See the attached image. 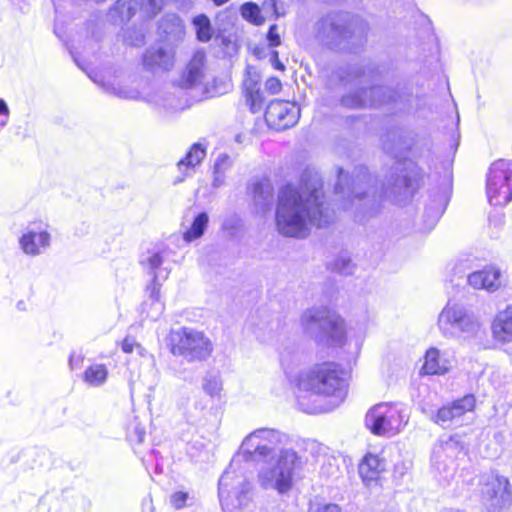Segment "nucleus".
I'll return each instance as SVG.
<instances>
[{"mask_svg":"<svg viewBox=\"0 0 512 512\" xmlns=\"http://www.w3.org/2000/svg\"><path fill=\"white\" fill-rule=\"evenodd\" d=\"M409 416L402 404L379 403L366 414V426L375 435L394 436L408 423Z\"/></svg>","mask_w":512,"mask_h":512,"instance_id":"10","label":"nucleus"},{"mask_svg":"<svg viewBox=\"0 0 512 512\" xmlns=\"http://www.w3.org/2000/svg\"><path fill=\"white\" fill-rule=\"evenodd\" d=\"M447 467H448V464L443 463V470H444V471L446 470V468H447Z\"/></svg>","mask_w":512,"mask_h":512,"instance_id":"56","label":"nucleus"},{"mask_svg":"<svg viewBox=\"0 0 512 512\" xmlns=\"http://www.w3.org/2000/svg\"><path fill=\"white\" fill-rule=\"evenodd\" d=\"M338 472V467L334 465L330 460L321 468V473L326 475L327 477H337Z\"/></svg>","mask_w":512,"mask_h":512,"instance_id":"48","label":"nucleus"},{"mask_svg":"<svg viewBox=\"0 0 512 512\" xmlns=\"http://www.w3.org/2000/svg\"><path fill=\"white\" fill-rule=\"evenodd\" d=\"M300 117V108L294 102L274 100L265 111L267 124L276 130H285L294 126Z\"/></svg>","mask_w":512,"mask_h":512,"instance_id":"16","label":"nucleus"},{"mask_svg":"<svg viewBox=\"0 0 512 512\" xmlns=\"http://www.w3.org/2000/svg\"><path fill=\"white\" fill-rule=\"evenodd\" d=\"M206 156V149L200 143L191 146L185 157L177 163V168L181 173L180 177L175 179V183L183 182L186 177L193 174L194 168L199 165Z\"/></svg>","mask_w":512,"mask_h":512,"instance_id":"24","label":"nucleus"},{"mask_svg":"<svg viewBox=\"0 0 512 512\" xmlns=\"http://www.w3.org/2000/svg\"><path fill=\"white\" fill-rule=\"evenodd\" d=\"M301 326L305 333L319 343L342 346L345 342L343 319L326 307H312L301 315Z\"/></svg>","mask_w":512,"mask_h":512,"instance_id":"6","label":"nucleus"},{"mask_svg":"<svg viewBox=\"0 0 512 512\" xmlns=\"http://www.w3.org/2000/svg\"><path fill=\"white\" fill-rule=\"evenodd\" d=\"M251 495H252V489L250 490V493H249V500H248V501H247V503H246V504H244V505H241V506H240V505H239V506H235V507H233L232 509H227V508H225V507L223 506V504H221V506H222V508H223V510H224L225 512H236V510H238V509H242V508H244V507H246V506L248 505V503H249V502H250V500H251ZM219 500H221V499L219 498ZM220 503H222V501H220Z\"/></svg>","mask_w":512,"mask_h":512,"instance_id":"51","label":"nucleus"},{"mask_svg":"<svg viewBox=\"0 0 512 512\" xmlns=\"http://www.w3.org/2000/svg\"><path fill=\"white\" fill-rule=\"evenodd\" d=\"M333 269L342 275H351L354 266L350 258L341 256L335 260Z\"/></svg>","mask_w":512,"mask_h":512,"instance_id":"43","label":"nucleus"},{"mask_svg":"<svg viewBox=\"0 0 512 512\" xmlns=\"http://www.w3.org/2000/svg\"><path fill=\"white\" fill-rule=\"evenodd\" d=\"M333 219L334 211L324 201L318 173L305 171L298 187L287 184L279 192L275 222L281 235L303 238L309 226L324 227Z\"/></svg>","mask_w":512,"mask_h":512,"instance_id":"1","label":"nucleus"},{"mask_svg":"<svg viewBox=\"0 0 512 512\" xmlns=\"http://www.w3.org/2000/svg\"><path fill=\"white\" fill-rule=\"evenodd\" d=\"M270 62L272 66L277 70L283 71L285 69L284 64L279 60L278 52L275 50L270 52Z\"/></svg>","mask_w":512,"mask_h":512,"instance_id":"49","label":"nucleus"},{"mask_svg":"<svg viewBox=\"0 0 512 512\" xmlns=\"http://www.w3.org/2000/svg\"><path fill=\"white\" fill-rule=\"evenodd\" d=\"M305 356L295 347H286L280 353V364L289 383L299 392L309 393L319 399L312 406L305 407L304 397L298 401L308 413L330 412L342 404L347 396L348 383L346 373L334 362L315 364L307 369H300Z\"/></svg>","mask_w":512,"mask_h":512,"instance_id":"2","label":"nucleus"},{"mask_svg":"<svg viewBox=\"0 0 512 512\" xmlns=\"http://www.w3.org/2000/svg\"><path fill=\"white\" fill-rule=\"evenodd\" d=\"M372 182V177L364 166L355 167L351 181L344 174L343 169H339L338 182L335 186V194L344 199L342 208L348 210L354 200L362 201L367 193V187Z\"/></svg>","mask_w":512,"mask_h":512,"instance_id":"15","label":"nucleus"},{"mask_svg":"<svg viewBox=\"0 0 512 512\" xmlns=\"http://www.w3.org/2000/svg\"><path fill=\"white\" fill-rule=\"evenodd\" d=\"M54 32L59 36V34H58V32H57V25H55Z\"/></svg>","mask_w":512,"mask_h":512,"instance_id":"58","label":"nucleus"},{"mask_svg":"<svg viewBox=\"0 0 512 512\" xmlns=\"http://www.w3.org/2000/svg\"><path fill=\"white\" fill-rule=\"evenodd\" d=\"M317 38L330 48H337L352 37L351 18L348 13H331L315 25Z\"/></svg>","mask_w":512,"mask_h":512,"instance_id":"13","label":"nucleus"},{"mask_svg":"<svg viewBox=\"0 0 512 512\" xmlns=\"http://www.w3.org/2000/svg\"><path fill=\"white\" fill-rule=\"evenodd\" d=\"M233 160L226 153H220L213 166V181L212 186L214 188L221 187L226 178V172L232 167Z\"/></svg>","mask_w":512,"mask_h":512,"instance_id":"32","label":"nucleus"},{"mask_svg":"<svg viewBox=\"0 0 512 512\" xmlns=\"http://www.w3.org/2000/svg\"><path fill=\"white\" fill-rule=\"evenodd\" d=\"M475 403L476 400L473 395H465L463 398L457 399L438 409L437 413L431 416V420L442 427H449L452 424L459 425L460 418L467 412L472 411Z\"/></svg>","mask_w":512,"mask_h":512,"instance_id":"17","label":"nucleus"},{"mask_svg":"<svg viewBox=\"0 0 512 512\" xmlns=\"http://www.w3.org/2000/svg\"><path fill=\"white\" fill-rule=\"evenodd\" d=\"M206 56L203 51L194 53L192 59L188 63L185 71L182 74L179 86L184 89H189L198 85L203 79V69L205 66Z\"/></svg>","mask_w":512,"mask_h":512,"instance_id":"23","label":"nucleus"},{"mask_svg":"<svg viewBox=\"0 0 512 512\" xmlns=\"http://www.w3.org/2000/svg\"><path fill=\"white\" fill-rule=\"evenodd\" d=\"M373 74V69L358 64L339 70L341 82L358 88L342 97L341 103L344 107L357 109L394 103L398 105L399 110H411L412 95L385 86H371L367 88L366 85L371 82Z\"/></svg>","mask_w":512,"mask_h":512,"instance_id":"4","label":"nucleus"},{"mask_svg":"<svg viewBox=\"0 0 512 512\" xmlns=\"http://www.w3.org/2000/svg\"><path fill=\"white\" fill-rule=\"evenodd\" d=\"M168 251L165 247H154L143 254L140 259L142 267L153 276L151 283L147 286L146 292L150 303V309L147 311V316L153 320H157L164 311V304L161 301L160 295V279H166L168 270L161 269Z\"/></svg>","mask_w":512,"mask_h":512,"instance_id":"9","label":"nucleus"},{"mask_svg":"<svg viewBox=\"0 0 512 512\" xmlns=\"http://www.w3.org/2000/svg\"><path fill=\"white\" fill-rule=\"evenodd\" d=\"M209 216L206 212H201L196 215L192 221L191 226L184 232L183 238L186 242H192L200 238L208 225Z\"/></svg>","mask_w":512,"mask_h":512,"instance_id":"34","label":"nucleus"},{"mask_svg":"<svg viewBox=\"0 0 512 512\" xmlns=\"http://www.w3.org/2000/svg\"><path fill=\"white\" fill-rule=\"evenodd\" d=\"M144 31L142 28H133L123 33V40L129 45L140 46L144 43Z\"/></svg>","mask_w":512,"mask_h":512,"instance_id":"40","label":"nucleus"},{"mask_svg":"<svg viewBox=\"0 0 512 512\" xmlns=\"http://www.w3.org/2000/svg\"><path fill=\"white\" fill-rule=\"evenodd\" d=\"M161 28L167 34H181L184 29L181 18L175 14L166 15L161 23Z\"/></svg>","mask_w":512,"mask_h":512,"instance_id":"39","label":"nucleus"},{"mask_svg":"<svg viewBox=\"0 0 512 512\" xmlns=\"http://www.w3.org/2000/svg\"><path fill=\"white\" fill-rule=\"evenodd\" d=\"M281 88L282 84L276 77H270L265 82V91L271 95L279 93Z\"/></svg>","mask_w":512,"mask_h":512,"instance_id":"46","label":"nucleus"},{"mask_svg":"<svg viewBox=\"0 0 512 512\" xmlns=\"http://www.w3.org/2000/svg\"><path fill=\"white\" fill-rule=\"evenodd\" d=\"M321 512H342L341 508L336 504H327Z\"/></svg>","mask_w":512,"mask_h":512,"instance_id":"52","label":"nucleus"},{"mask_svg":"<svg viewBox=\"0 0 512 512\" xmlns=\"http://www.w3.org/2000/svg\"><path fill=\"white\" fill-rule=\"evenodd\" d=\"M481 500L489 512H500L512 500L509 480L498 474H487L481 479Z\"/></svg>","mask_w":512,"mask_h":512,"instance_id":"14","label":"nucleus"},{"mask_svg":"<svg viewBox=\"0 0 512 512\" xmlns=\"http://www.w3.org/2000/svg\"><path fill=\"white\" fill-rule=\"evenodd\" d=\"M142 62L149 72H166L174 67L175 51L171 47H151L143 54Z\"/></svg>","mask_w":512,"mask_h":512,"instance_id":"19","label":"nucleus"},{"mask_svg":"<svg viewBox=\"0 0 512 512\" xmlns=\"http://www.w3.org/2000/svg\"><path fill=\"white\" fill-rule=\"evenodd\" d=\"M211 1L216 6H222V5L226 4L227 2H229L230 0H211Z\"/></svg>","mask_w":512,"mask_h":512,"instance_id":"54","label":"nucleus"},{"mask_svg":"<svg viewBox=\"0 0 512 512\" xmlns=\"http://www.w3.org/2000/svg\"><path fill=\"white\" fill-rule=\"evenodd\" d=\"M383 149L386 153L398 159L407 148L405 138L401 129H393L382 137Z\"/></svg>","mask_w":512,"mask_h":512,"instance_id":"29","label":"nucleus"},{"mask_svg":"<svg viewBox=\"0 0 512 512\" xmlns=\"http://www.w3.org/2000/svg\"><path fill=\"white\" fill-rule=\"evenodd\" d=\"M255 54L257 55V57H261L260 53L257 50L255 51Z\"/></svg>","mask_w":512,"mask_h":512,"instance_id":"57","label":"nucleus"},{"mask_svg":"<svg viewBox=\"0 0 512 512\" xmlns=\"http://www.w3.org/2000/svg\"><path fill=\"white\" fill-rule=\"evenodd\" d=\"M253 202L257 213L265 214L273 205V188L268 181H258L252 187Z\"/></svg>","mask_w":512,"mask_h":512,"instance_id":"26","label":"nucleus"},{"mask_svg":"<svg viewBox=\"0 0 512 512\" xmlns=\"http://www.w3.org/2000/svg\"><path fill=\"white\" fill-rule=\"evenodd\" d=\"M192 501L193 497L188 492L177 491L170 497V503L175 509H182L188 505V501Z\"/></svg>","mask_w":512,"mask_h":512,"instance_id":"44","label":"nucleus"},{"mask_svg":"<svg viewBox=\"0 0 512 512\" xmlns=\"http://www.w3.org/2000/svg\"><path fill=\"white\" fill-rule=\"evenodd\" d=\"M133 347H134L133 340H131L129 338H125L123 343H122V350L125 353H131L133 351Z\"/></svg>","mask_w":512,"mask_h":512,"instance_id":"50","label":"nucleus"},{"mask_svg":"<svg viewBox=\"0 0 512 512\" xmlns=\"http://www.w3.org/2000/svg\"><path fill=\"white\" fill-rule=\"evenodd\" d=\"M10 111L7 103L0 98V131L7 125Z\"/></svg>","mask_w":512,"mask_h":512,"instance_id":"47","label":"nucleus"},{"mask_svg":"<svg viewBox=\"0 0 512 512\" xmlns=\"http://www.w3.org/2000/svg\"><path fill=\"white\" fill-rule=\"evenodd\" d=\"M241 16L247 20L248 22L254 25H262L264 23V18L261 16L260 8L257 4L252 2L244 3L241 6Z\"/></svg>","mask_w":512,"mask_h":512,"instance_id":"37","label":"nucleus"},{"mask_svg":"<svg viewBox=\"0 0 512 512\" xmlns=\"http://www.w3.org/2000/svg\"><path fill=\"white\" fill-rule=\"evenodd\" d=\"M446 202L447 200L445 195L443 193H437L435 198L432 200V204L426 206L424 217L427 218L426 221L429 228L434 227L443 214Z\"/></svg>","mask_w":512,"mask_h":512,"instance_id":"33","label":"nucleus"},{"mask_svg":"<svg viewBox=\"0 0 512 512\" xmlns=\"http://www.w3.org/2000/svg\"><path fill=\"white\" fill-rule=\"evenodd\" d=\"M383 470L384 463L376 455H366L359 464V474L363 481L367 483L376 480Z\"/></svg>","mask_w":512,"mask_h":512,"instance_id":"30","label":"nucleus"},{"mask_svg":"<svg viewBox=\"0 0 512 512\" xmlns=\"http://www.w3.org/2000/svg\"><path fill=\"white\" fill-rule=\"evenodd\" d=\"M486 194L493 206H505L512 201V161H494L486 177Z\"/></svg>","mask_w":512,"mask_h":512,"instance_id":"11","label":"nucleus"},{"mask_svg":"<svg viewBox=\"0 0 512 512\" xmlns=\"http://www.w3.org/2000/svg\"><path fill=\"white\" fill-rule=\"evenodd\" d=\"M108 371L102 364L88 367L84 372V381L90 386H101L107 379Z\"/></svg>","mask_w":512,"mask_h":512,"instance_id":"36","label":"nucleus"},{"mask_svg":"<svg viewBox=\"0 0 512 512\" xmlns=\"http://www.w3.org/2000/svg\"><path fill=\"white\" fill-rule=\"evenodd\" d=\"M88 76L94 83L103 88L105 92L118 98L136 100L140 97V92L136 88L125 85L120 75L91 72Z\"/></svg>","mask_w":512,"mask_h":512,"instance_id":"18","label":"nucleus"},{"mask_svg":"<svg viewBox=\"0 0 512 512\" xmlns=\"http://www.w3.org/2000/svg\"><path fill=\"white\" fill-rule=\"evenodd\" d=\"M447 361L443 360L440 356V351L437 348H430L425 355V362L423 370L426 374H443L448 370Z\"/></svg>","mask_w":512,"mask_h":512,"instance_id":"31","label":"nucleus"},{"mask_svg":"<svg viewBox=\"0 0 512 512\" xmlns=\"http://www.w3.org/2000/svg\"><path fill=\"white\" fill-rule=\"evenodd\" d=\"M491 330L496 341L501 343L512 341V303L497 313L492 322Z\"/></svg>","mask_w":512,"mask_h":512,"instance_id":"25","label":"nucleus"},{"mask_svg":"<svg viewBox=\"0 0 512 512\" xmlns=\"http://www.w3.org/2000/svg\"><path fill=\"white\" fill-rule=\"evenodd\" d=\"M146 435L144 425L138 417H134L127 428V437L132 444H142Z\"/></svg>","mask_w":512,"mask_h":512,"instance_id":"38","label":"nucleus"},{"mask_svg":"<svg viewBox=\"0 0 512 512\" xmlns=\"http://www.w3.org/2000/svg\"><path fill=\"white\" fill-rule=\"evenodd\" d=\"M139 8V0H117L110 8L108 17L114 24H121L129 21Z\"/></svg>","mask_w":512,"mask_h":512,"instance_id":"27","label":"nucleus"},{"mask_svg":"<svg viewBox=\"0 0 512 512\" xmlns=\"http://www.w3.org/2000/svg\"><path fill=\"white\" fill-rule=\"evenodd\" d=\"M246 103L252 113L262 110L266 101L265 91L260 87V75L256 71L248 69L243 82Z\"/></svg>","mask_w":512,"mask_h":512,"instance_id":"22","label":"nucleus"},{"mask_svg":"<svg viewBox=\"0 0 512 512\" xmlns=\"http://www.w3.org/2000/svg\"><path fill=\"white\" fill-rule=\"evenodd\" d=\"M462 450V444L455 437H450L448 440L442 442L434 449L432 455L433 465L436 466L439 471H441L442 457L445 456L450 459L455 458L460 452H462ZM450 463L452 464L453 461L450 460Z\"/></svg>","mask_w":512,"mask_h":512,"instance_id":"28","label":"nucleus"},{"mask_svg":"<svg viewBox=\"0 0 512 512\" xmlns=\"http://www.w3.org/2000/svg\"><path fill=\"white\" fill-rule=\"evenodd\" d=\"M288 441V435L271 428L256 429L243 439L239 451L219 480L218 496L225 508L232 509L249 500L251 482L241 469V461L259 464L276 457L283 449L281 446Z\"/></svg>","mask_w":512,"mask_h":512,"instance_id":"3","label":"nucleus"},{"mask_svg":"<svg viewBox=\"0 0 512 512\" xmlns=\"http://www.w3.org/2000/svg\"><path fill=\"white\" fill-rule=\"evenodd\" d=\"M304 460L293 449H280L276 457L259 463L257 482L265 490L285 494L293 487L294 478L303 469Z\"/></svg>","mask_w":512,"mask_h":512,"instance_id":"5","label":"nucleus"},{"mask_svg":"<svg viewBox=\"0 0 512 512\" xmlns=\"http://www.w3.org/2000/svg\"><path fill=\"white\" fill-rule=\"evenodd\" d=\"M502 271L494 265H487L481 270L471 272L467 275V283L477 290L495 292L502 284Z\"/></svg>","mask_w":512,"mask_h":512,"instance_id":"21","label":"nucleus"},{"mask_svg":"<svg viewBox=\"0 0 512 512\" xmlns=\"http://www.w3.org/2000/svg\"><path fill=\"white\" fill-rule=\"evenodd\" d=\"M203 390L211 397L219 396L221 382L216 376H206L203 381Z\"/></svg>","mask_w":512,"mask_h":512,"instance_id":"42","label":"nucleus"},{"mask_svg":"<svg viewBox=\"0 0 512 512\" xmlns=\"http://www.w3.org/2000/svg\"><path fill=\"white\" fill-rule=\"evenodd\" d=\"M262 10L265 13L275 15L276 18L285 15L284 3L282 0H264Z\"/></svg>","mask_w":512,"mask_h":512,"instance_id":"41","label":"nucleus"},{"mask_svg":"<svg viewBox=\"0 0 512 512\" xmlns=\"http://www.w3.org/2000/svg\"><path fill=\"white\" fill-rule=\"evenodd\" d=\"M438 329L449 339H469L475 337L480 328L479 317L466 305L448 302L438 316Z\"/></svg>","mask_w":512,"mask_h":512,"instance_id":"7","label":"nucleus"},{"mask_svg":"<svg viewBox=\"0 0 512 512\" xmlns=\"http://www.w3.org/2000/svg\"><path fill=\"white\" fill-rule=\"evenodd\" d=\"M192 24L195 29L196 38L198 41L206 43L212 39L214 29L207 15L200 14L195 16L192 20Z\"/></svg>","mask_w":512,"mask_h":512,"instance_id":"35","label":"nucleus"},{"mask_svg":"<svg viewBox=\"0 0 512 512\" xmlns=\"http://www.w3.org/2000/svg\"><path fill=\"white\" fill-rule=\"evenodd\" d=\"M143 306L144 307L148 306V302H144Z\"/></svg>","mask_w":512,"mask_h":512,"instance_id":"59","label":"nucleus"},{"mask_svg":"<svg viewBox=\"0 0 512 512\" xmlns=\"http://www.w3.org/2000/svg\"><path fill=\"white\" fill-rule=\"evenodd\" d=\"M52 2L54 5V10H55V14H56V22H57L59 19V14L61 13V3H60V0H52Z\"/></svg>","mask_w":512,"mask_h":512,"instance_id":"53","label":"nucleus"},{"mask_svg":"<svg viewBox=\"0 0 512 512\" xmlns=\"http://www.w3.org/2000/svg\"><path fill=\"white\" fill-rule=\"evenodd\" d=\"M420 173L412 162L396 161L387 182L383 185L384 194L397 201L411 197L420 183Z\"/></svg>","mask_w":512,"mask_h":512,"instance_id":"12","label":"nucleus"},{"mask_svg":"<svg viewBox=\"0 0 512 512\" xmlns=\"http://www.w3.org/2000/svg\"><path fill=\"white\" fill-rule=\"evenodd\" d=\"M168 339L171 353L189 363L206 361L213 352L211 340L204 332L193 328L171 330Z\"/></svg>","mask_w":512,"mask_h":512,"instance_id":"8","label":"nucleus"},{"mask_svg":"<svg viewBox=\"0 0 512 512\" xmlns=\"http://www.w3.org/2000/svg\"><path fill=\"white\" fill-rule=\"evenodd\" d=\"M266 38L270 47H277L281 44V37L278 33V26L276 24L269 27Z\"/></svg>","mask_w":512,"mask_h":512,"instance_id":"45","label":"nucleus"},{"mask_svg":"<svg viewBox=\"0 0 512 512\" xmlns=\"http://www.w3.org/2000/svg\"><path fill=\"white\" fill-rule=\"evenodd\" d=\"M50 234L39 226H29L19 238L21 250L28 256H38L50 246Z\"/></svg>","mask_w":512,"mask_h":512,"instance_id":"20","label":"nucleus"},{"mask_svg":"<svg viewBox=\"0 0 512 512\" xmlns=\"http://www.w3.org/2000/svg\"><path fill=\"white\" fill-rule=\"evenodd\" d=\"M17 308H18L19 310H24V309H25V303H24V301H19V302L17 303Z\"/></svg>","mask_w":512,"mask_h":512,"instance_id":"55","label":"nucleus"}]
</instances>
